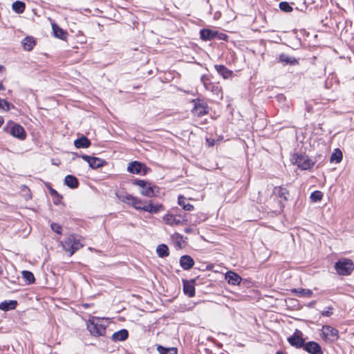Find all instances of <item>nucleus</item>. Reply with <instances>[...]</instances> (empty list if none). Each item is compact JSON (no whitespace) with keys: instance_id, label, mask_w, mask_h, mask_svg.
Wrapping results in <instances>:
<instances>
[{"instance_id":"42","label":"nucleus","mask_w":354,"mask_h":354,"mask_svg":"<svg viewBox=\"0 0 354 354\" xmlns=\"http://www.w3.org/2000/svg\"><path fill=\"white\" fill-rule=\"evenodd\" d=\"M332 310V308H328L326 310L322 312V315L324 317H330L333 314Z\"/></svg>"},{"instance_id":"25","label":"nucleus","mask_w":354,"mask_h":354,"mask_svg":"<svg viewBox=\"0 0 354 354\" xmlns=\"http://www.w3.org/2000/svg\"><path fill=\"white\" fill-rule=\"evenodd\" d=\"M128 337V331L125 329H122L115 332L112 335V339L115 342L124 341Z\"/></svg>"},{"instance_id":"31","label":"nucleus","mask_w":354,"mask_h":354,"mask_svg":"<svg viewBox=\"0 0 354 354\" xmlns=\"http://www.w3.org/2000/svg\"><path fill=\"white\" fill-rule=\"evenodd\" d=\"M178 203L180 205L184 210L192 211L194 206L189 203H185V198L183 196H179L178 198Z\"/></svg>"},{"instance_id":"16","label":"nucleus","mask_w":354,"mask_h":354,"mask_svg":"<svg viewBox=\"0 0 354 354\" xmlns=\"http://www.w3.org/2000/svg\"><path fill=\"white\" fill-rule=\"evenodd\" d=\"M37 44L36 39L32 36H26L21 41V45L24 50L31 51Z\"/></svg>"},{"instance_id":"12","label":"nucleus","mask_w":354,"mask_h":354,"mask_svg":"<svg viewBox=\"0 0 354 354\" xmlns=\"http://www.w3.org/2000/svg\"><path fill=\"white\" fill-rule=\"evenodd\" d=\"M214 68L219 75L225 80L232 78L234 75V72L228 69L225 65L215 64Z\"/></svg>"},{"instance_id":"34","label":"nucleus","mask_w":354,"mask_h":354,"mask_svg":"<svg viewBox=\"0 0 354 354\" xmlns=\"http://www.w3.org/2000/svg\"><path fill=\"white\" fill-rule=\"evenodd\" d=\"M183 290L185 293L190 297H193L195 294V289L194 286L189 283H185Z\"/></svg>"},{"instance_id":"48","label":"nucleus","mask_w":354,"mask_h":354,"mask_svg":"<svg viewBox=\"0 0 354 354\" xmlns=\"http://www.w3.org/2000/svg\"><path fill=\"white\" fill-rule=\"evenodd\" d=\"M276 354H286V353H284V352H282V351H277V352L276 353Z\"/></svg>"},{"instance_id":"18","label":"nucleus","mask_w":354,"mask_h":354,"mask_svg":"<svg viewBox=\"0 0 354 354\" xmlns=\"http://www.w3.org/2000/svg\"><path fill=\"white\" fill-rule=\"evenodd\" d=\"M279 62L282 63L284 65L290 64L292 66L297 65L299 64L298 60L294 57L288 56L286 54L281 53L279 56Z\"/></svg>"},{"instance_id":"37","label":"nucleus","mask_w":354,"mask_h":354,"mask_svg":"<svg viewBox=\"0 0 354 354\" xmlns=\"http://www.w3.org/2000/svg\"><path fill=\"white\" fill-rule=\"evenodd\" d=\"M322 193L319 191L313 192L310 195V198L313 201L317 202L321 201L322 198Z\"/></svg>"},{"instance_id":"4","label":"nucleus","mask_w":354,"mask_h":354,"mask_svg":"<svg viewBox=\"0 0 354 354\" xmlns=\"http://www.w3.org/2000/svg\"><path fill=\"white\" fill-rule=\"evenodd\" d=\"M135 184L142 188L140 194L142 196L150 198L157 196L158 188L155 185H152L150 183L139 180H136Z\"/></svg>"},{"instance_id":"43","label":"nucleus","mask_w":354,"mask_h":354,"mask_svg":"<svg viewBox=\"0 0 354 354\" xmlns=\"http://www.w3.org/2000/svg\"><path fill=\"white\" fill-rule=\"evenodd\" d=\"M6 68L3 65H0V73L5 71Z\"/></svg>"},{"instance_id":"33","label":"nucleus","mask_w":354,"mask_h":354,"mask_svg":"<svg viewBox=\"0 0 354 354\" xmlns=\"http://www.w3.org/2000/svg\"><path fill=\"white\" fill-rule=\"evenodd\" d=\"M274 192L277 193L281 198H283L284 201H287L288 191L286 188L281 187H275Z\"/></svg>"},{"instance_id":"10","label":"nucleus","mask_w":354,"mask_h":354,"mask_svg":"<svg viewBox=\"0 0 354 354\" xmlns=\"http://www.w3.org/2000/svg\"><path fill=\"white\" fill-rule=\"evenodd\" d=\"M82 158L87 162L89 166L93 169L102 167L106 164V162L104 160L97 157L82 155Z\"/></svg>"},{"instance_id":"41","label":"nucleus","mask_w":354,"mask_h":354,"mask_svg":"<svg viewBox=\"0 0 354 354\" xmlns=\"http://www.w3.org/2000/svg\"><path fill=\"white\" fill-rule=\"evenodd\" d=\"M172 238L178 243V245L180 247V241L183 239V236L178 233H176L172 236Z\"/></svg>"},{"instance_id":"1","label":"nucleus","mask_w":354,"mask_h":354,"mask_svg":"<svg viewBox=\"0 0 354 354\" xmlns=\"http://www.w3.org/2000/svg\"><path fill=\"white\" fill-rule=\"evenodd\" d=\"M61 245L64 250L72 256L84 246V239L77 234H70L61 242Z\"/></svg>"},{"instance_id":"39","label":"nucleus","mask_w":354,"mask_h":354,"mask_svg":"<svg viewBox=\"0 0 354 354\" xmlns=\"http://www.w3.org/2000/svg\"><path fill=\"white\" fill-rule=\"evenodd\" d=\"M52 230H53L55 232L60 234L62 233V227L55 223H53L50 225Z\"/></svg>"},{"instance_id":"11","label":"nucleus","mask_w":354,"mask_h":354,"mask_svg":"<svg viewBox=\"0 0 354 354\" xmlns=\"http://www.w3.org/2000/svg\"><path fill=\"white\" fill-rule=\"evenodd\" d=\"M194 107L192 109V113L199 117L207 113V106L205 103L199 100H193Z\"/></svg>"},{"instance_id":"47","label":"nucleus","mask_w":354,"mask_h":354,"mask_svg":"<svg viewBox=\"0 0 354 354\" xmlns=\"http://www.w3.org/2000/svg\"><path fill=\"white\" fill-rule=\"evenodd\" d=\"M191 231H192V230L190 228H185V232L186 233H189Z\"/></svg>"},{"instance_id":"36","label":"nucleus","mask_w":354,"mask_h":354,"mask_svg":"<svg viewBox=\"0 0 354 354\" xmlns=\"http://www.w3.org/2000/svg\"><path fill=\"white\" fill-rule=\"evenodd\" d=\"M279 8L286 12H290L292 10V8L286 1H282L279 3Z\"/></svg>"},{"instance_id":"14","label":"nucleus","mask_w":354,"mask_h":354,"mask_svg":"<svg viewBox=\"0 0 354 354\" xmlns=\"http://www.w3.org/2000/svg\"><path fill=\"white\" fill-rule=\"evenodd\" d=\"M301 333L296 330L295 334L288 338V342L293 346L300 348L304 345V339L301 337Z\"/></svg>"},{"instance_id":"46","label":"nucleus","mask_w":354,"mask_h":354,"mask_svg":"<svg viewBox=\"0 0 354 354\" xmlns=\"http://www.w3.org/2000/svg\"><path fill=\"white\" fill-rule=\"evenodd\" d=\"M3 122H4L3 118L0 116V127L3 124Z\"/></svg>"},{"instance_id":"28","label":"nucleus","mask_w":354,"mask_h":354,"mask_svg":"<svg viewBox=\"0 0 354 354\" xmlns=\"http://www.w3.org/2000/svg\"><path fill=\"white\" fill-rule=\"evenodd\" d=\"M12 8L13 10L17 13V14H21L24 12L26 8V4L24 2L21 1H15L12 5Z\"/></svg>"},{"instance_id":"38","label":"nucleus","mask_w":354,"mask_h":354,"mask_svg":"<svg viewBox=\"0 0 354 354\" xmlns=\"http://www.w3.org/2000/svg\"><path fill=\"white\" fill-rule=\"evenodd\" d=\"M145 201L136 198V201H133L131 205L136 209L142 210V207L145 205Z\"/></svg>"},{"instance_id":"6","label":"nucleus","mask_w":354,"mask_h":354,"mask_svg":"<svg viewBox=\"0 0 354 354\" xmlns=\"http://www.w3.org/2000/svg\"><path fill=\"white\" fill-rule=\"evenodd\" d=\"M227 36L224 33H221L217 30H213L208 28H203L200 30V38L203 41H211L215 38L225 40Z\"/></svg>"},{"instance_id":"49","label":"nucleus","mask_w":354,"mask_h":354,"mask_svg":"<svg viewBox=\"0 0 354 354\" xmlns=\"http://www.w3.org/2000/svg\"><path fill=\"white\" fill-rule=\"evenodd\" d=\"M0 88H3V86L2 83H0Z\"/></svg>"},{"instance_id":"22","label":"nucleus","mask_w":354,"mask_h":354,"mask_svg":"<svg viewBox=\"0 0 354 354\" xmlns=\"http://www.w3.org/2000/svg\"><path fill=\"white\" fill-rule=\"evenodd\" d=\"M291 292L301 297L310 298L313 295V291L310 289L294 288L291 290Z\"/></svg>"},{"instance_id":"35","label":"nucleus","mask_w":354,"mask_h":354,"mask_svg":"<svg viewBox=\"0 0 354 354\" xmlns=\"http://www.w3.org/2000/svg\"><path fill=\"white\" fill-rule=\"evenodd\" d=\"M21 274H22L23 278L25 279L28 281V283H32L35 281V277L31 272L24 270V271H22Z\"/></svg>"},{"instance_id":"30","label":"nucleus","mask_w":354,"mask_h":354,"mask_svg":"<svg viewBox=\"0 0 354 354\" xmlns=\"http://www.w3.org/2000/svg\"><path fill=\"white\" fill-rule=\"evenodd\" d=\"M157 254L158 257H166L169 256V248L165 244L159 245L156 249Z\"/></svg>"},{"instance_id":"44","label":"nucleus","mask_w":354,"mask_h":354,"mask_svg":"<svg viewBox=\"0 0 354 354\" xmlns=\"http://www.w3.org/2000/svg\"><path fill=\"white\" fill-rule=\"evenodd\" d=\"M205 77H202V80L204 82V86H205V87L206 88H208V86H207V84L205 83ZM206 80H207V78H206Z\"/></svg>"},{"instance_id":"9","label":"nucleus","mask_w":354,"mask_h":354,"mask_svg":"<svg viewBox=\"0 0 354 354\" xmlns=\"http://www.w3.org/2000/svg\"><path fill=\"white\" fill-rule=\"evenodd\" d=\"M295 164L302 169H310L314 165V162L306 155H297Z\"/></svg>"},{"instance_id":"32","label":"nucleus","mask_w":354,"mask_h":354,"mask_svg":"<svg viewBox=\"0 0 354 354\" xmlns=\"http://www.w3.org/2000/svg\"><path fill=\"white\" fill-rule=\"evenodd\" d=\"M342 157L343 155L340 149H336L330 156V162L339 163L342 161Z\"/></svg>"},{"instance_id":"2","label":"nucleus","mask_w":354,"mask_h":354,"mask_svg":"<svg viewBox=\"0 0 354 354\" xmlns=\"http://www.w3.org/2000/svg\"><path fill=\"white\" fill-rule=\"evenodd\" d=\"M86 327L91 335L94 337L104 336L106 333V326L98 317H93L89 319Z\"/></svg>"},{"instance_id":"21","label":"nucleus","mask_w":354,"mask_h":354,"mask_svg":"<svg viewBox=\"0 0 354 354\" xmlns=\"http://www.w3.org/2000/svg\"><path fill=\"white\" fill-rule=\"evenodd\" d=\"M91 141L86 137L82 136L74 141V145L76 148H88L91 146Z\"/></svg>"},{"instance_id":"24","label":"nucleus","mask_w":354,"mask_h":354,"mask_svg":"<svg viewBox=\"0 0 354 354\" xmlns=\"http://www.w3.org/2000/svg\"><path fill=\"white\" fill-rule=\"evenodd\" d=\"M64 183L71 189L77 188L79 185L77 178L72 175H68L65 177Z\"/></svg>"},{"instance_id":"5","label":"nucleus","mask_w":354,"mask_h":354,"mask_svg":"<svg viewBox=\"0 0 354 354\" xmlns=\"http://www.w3.org/2000/svg\"><path fill=\"white\" fill-rule=\"evenodd\" d=\"M335 270L339 274L348 275L354 269V264L350 259H341L335 266Z\"/></svg>"},{"instance_id":"13","label":"nucleus","mask_w":354,"mask_h":354,"mask_svg":"<svg viewBox=\"0 0 354 354\" xmlns=\"http://www.w3.org/2000/svg\"><path fill=\"white\" fill-rule=\"evenodd\" d=\"M164 209V206L162 204H153L151 201L147 203L145 202V205L142 207V210L151 213L157 214Z\"/></svg>"},{"instance_id":"17","label":"nucleus","mask_w":354,"mask_h":354,"mask_svg":"<svg viewBox=\"0 0 354 354\" xmlns=\"http://www.w3.org/2000/svg\"><path fill=\"white\" fill-rule=\"evenodd\" d=\"M225 279L227 281V283L230 285H239L242 279L241 277L234 272L228 271L225 274Z\"/></svg>"},{"instance_id":"27","label":"nucleus","mask_w":354,"mask_h":354,"mask_svg":"<svg viewBox=\"0 0 354 354\" xmlns=\"http://www.w3.org/2000/svg\"><path fill=\"white\" fill-rule=\"evenodd\" d=\"M117 196L121 201L128 203L131 205L133 201H136V197H134L129 194H117Z\"/></svg>"},{"instance_id":"23","label":"nucleus","mask_w":354,"mask_h":354,"mask_svg":"<svg viewBox=\"0 0 354 354\" xmlns=\"http://www.w3.org/2000/svg\"><path fill=\"white\" fill-rule=\"evenodd\" d=\"M17 301L15 300L4 301L0 303V310L8 311L13 310L17 307Z\"/></svg>"},{"instance_id":"15","label":"nucleus","mask_w":354,"mask_h":354,"mask_svg":"<svg viewBox=\"0 0 354 354\" xmlns=\"http://www.w3.org/2000/svg\"><path fill=\"white\" fill-rule=\"evenodd\" d=\"M53 33L55 37L62 40H66L68 37V32L61 28L55 21L51 23Z\"/></svg>"},{"instance_id":"45","label":"nucleus","mask_w":354,"mask_h":354,"mask_svg":"<svg viewBox=\"0 0 354 354\" xmlns=\"http://www.w3.org/2000/svg\"><path fill=\"white\" fill-rule=\"evenodd\" d=\"M207 142H208L209 146H212L214 145V140L209 141V139H207Z\"/></svg>"},{"instance_id":"20","label":"nucleus","mask_w":354,"mask_h":354,"mask_svg":"<svg viewBox=\"0 0 354 354\" xmlns=\"http://www.w3.org/2000/svg\"><path fill=\"white\" fill-rule=\"evenodd\" d=\"M180 264L184 270H189L193 267L194 261L190 256L184 255L180 257Z\"/></svg>"},{"instance_id":"3","label":"nucleus","mask_w":354,"mask_h":354,"mask_svg":"<svg viewBox=\"0 0 354 354\" xmlns=\"http://www.w3.org/2000/svg\"><path fill=\"white\" fill-rule=\"evenodd\" d=\"M162 221L165 224L174 227L183 225L187 223V219L185 216L181 214H174L171 212H167L162 216Z\"/></svg>"},{"instance_id":"19","label":"nucleus","mask_w":354,"mask_h":354,"mask_svg":"<svg viewBox=\"0 0 354 354\" xmlns=\"http://www.w3.org/2000/svg\"><path fill=\"white\" fill-rule=\"evenodd\" d=\"M304 349L311 354H322L319 345L315 342H309L304 345Z\"/></svg>"},{"instance_id":"40","label":"nucleus","mask_w":354,"mask_h":354,"mask_svg":"<svg viewBox=\"0 0 354 354\" xmlns=\"http://www.w3.org/2000/svg\"><path fill=\"white\" fill-rule=\"evenodd\" d=\"M0 109H2L3 111H8L10 105L7 102L0 99Z\"/></svg>"},{"instance_id":"26","label":"nucleus","mask_w":354,"mask_h":354,"mask_svg":"<svg viewBox=\"0 0 354 354\" xmlns=\"http://www.w3.org/2000/svg\"><path fill=\"white\" fill-rule=\"evenodd\" d=\"M142 165L137 161L130 162L127 167L129 172L132 174H138L141 171Z\"/></svg>"},{"instance_id":"29","label":"nucleus","mask_w":354,"mask_h":354,"mask_svg":"<svg viewBox=\"0 0 354 354\" xmlns=\"http://www.w3.org/2000/svg\"><path fill=\"white\" fill-rule=\"evenodd\" d=\"M157 351L160 354H178V350L175 347L165 348L158 345L157 346Z\"/></svg>"},{"instance_id":"8","label":"nucleus","mask_w":354,"mask_h":354,"mask_svg":"<svg viewBox=\"0 0 354 354\" xmlns=\"http://www.w3.org/2000/svg\"><path fill=\"white\" fill-rule=\"evenodd\" d=\"M8 128H10L9 133L14 138L19 140H24L26 138V133L24 128L19 124L15 123L12 121L8 122Z\"/></svg>"},{"instance_id":"7","label":"nucleus","mask_w":354,"mask_h":354,"mask_svg":"<svg viewBox=\"0 0 354 354\" xmlns=\"http://www.w3.org/2000/svg\"><path fill=\"white\" fill-rule=\"evenodd\" d=\"M321 336L325 342H333L339 338V333L335 328L326 325L322 328Z\"/></svg>"}]
</instances>
